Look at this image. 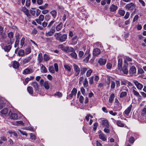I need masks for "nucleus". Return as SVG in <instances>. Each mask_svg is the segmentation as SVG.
Returning a JSON list of instances; mask_svg holds the SVG:
<instances>
[{"label": "nucleus", "mask_w": 146, "mask_h": 146, "mask_svg": "<svg viewBox=\"0 0 146 146\" xmlns=\"http://www.w3.org/2000/svg\"><path fill=\"white\" fill-rule=\"evenodd\" d=\"M50 57L48 56L46 54H45L44 55V59L45 61H47L49 60Z\"/></svg>", "instance_id": "35"}, {"label": "nucleus", "mask_w": 146, "mask_h": 146, "mask_svg": "<svg viewBox=\"0 0 146 146\" xmlns=\"http://www.w3.org/2000/svg\"><path fill=\"white\" fill-rule=\"evenodd\" d=\"M55 95L58 96L59 97H62V93L59 92H57L55 93Z\"/></svg>", "instance_id": "55"}, {"label": "nucleus", "mask_w": 146, "mask_h": 146, "mask_svg": "<svg viewBox=\"0 0 146 146\" xmlns=\"http://www.w3.org/2000/svg\"><path fill=\"white\" fill-rule=\"evenodd\" d=\"M78 40V36H75L73 37L71 40V44L75 45L77 43Z\"/></svg>", "instance_id": "11"}, {"label": "nucleus", "mask_w": 146, "mask_h": 146, "mask_svg": "<svg viewBox=\"0 0 146 146\" xmlns=\"http://www.w3.org/2000/svg\"><path fill=\"white\" fill-rule=\"evenodd\" d=\"M77 92V90L75 88H74L72 90L71 92L72 94L75 96Z\"/></svg>", "instance_id": "48"}, {"label": "nucleus", "mask_w": 146, "mask_h": 146, "mask_svg": "<svg viewBox=\"0 0 146 146\" xmlns=\"http://www.w3.org/2000/svg\"><path fill=\"white\" fill-rule=\"evenodd\" d=\"M70 55L72 58L76 59L77 58V55L75 52H72L70 54Z\"/></svg>", "instance_id": "37"}, {"label": "nucleus", "mask_w": 146, "mask_h": 146, "mask_svg": "<svg viewBox=\"0 0 146 146\" xmlns=\"http://www.w3.org/2000/svg\"><path fill=\"white\" fill-rule=\"evenodd\" d=\"M102 124L104 127H106L107 128H109V125L108 124V121L107 120H103Z\"/></svg>", "instance_id": "18"}, {"label": "nucleus", "mask_w": 146, "mask_h": 146, "mask_svg": "<svg viewBox=\"0 0 146 146\" xmlns=\"http://www.w3.org/2000/svg\"><path fill=\"white\" fill-rule=\"evenodd\" d=\"M30 136L31 139L33 140H35L36 139V138L35 136L33 133H31L30 134Z\"/></svg>", "instance_id": "54"}, {"label": "nucleus", "mask_w": 146, "mask_h": 146, "mask_svg": "<svg viewBox=\"0 0 146 146\" xmlns=\"http://www.w3.org/2000/svg\"><path fill=\"white\" fill-rule=\"evenodd\" d=\"M43 60V58L42 57V54L41 53H40L38 55V60L39 63L42 62Z\"/></svg>", "instance_id": "24"}, {"label": "nucleus", "mask_w": 146, "mask_h": 146, "mask_svg": "<svg viewBox=\"0 0 146 146\" xmlns=\"http://www.w3.org/2000/svg\"><path fill=\"white\" fill-rule=\"evenodd\" d=\"M87 70V69L85 68H83L81 70V74H84L86 71Z\"/></svg>", "instance_id": "52"}, {"label": "nucleus", "mask_w": 146, "mask_h": 146, "mask_svg": "<svg viewBox=\"0 0 146 146\" xmlns=\"http://www.w3.org/2000/svg\"><path fill=\"white\" fill-rule=\"evenodd\" d=\"M56 30L55 27H52L49 31L45 33L46 35L47 36H52L55 32Z\"/></svg>", "instance_id": "2"}, {"label": "nucleus", "mask_w": 146, "mask_h": 146, "mask_svg": "<svg viewBox=\"0 0 146 146\" xmlns=\"http://www.w3.org/2000/svg\"><path fill=\"white\" fill-rule=\"evenodd\" d=\"M13 67L15 68H17L19 66V63L17 61H15L13 64Z\"/></svg>", "instance_id": "28"}, {"label": "nucleus", "mask_w": 146, "mask_h": 146, "mask_svg": "<svg viewBox=\"0 0 146 146\" xmlns=\"http://www.w3.org/2000/svg\"><path fill=\"white\" fill-rule=\"evenodd\" d=\"M55 22L54 21L52 20L50 22V23L48 24V25L47 26L48 28H50V27L53 24V23Z\"/></svg>", "instance_id": "59"}, {"label": "nucleus", "mask_w": 146, "mask_h": 146, "mask_svg": "<svg viewBox=\"0 0 146 146\" xmlns=\"http://www.w3.org/2000/svg\"><path fill=\"white\" fill-rule=\"evenodd\" d=\"M117 6L114 4H112L110 7V11L111 12H114L117 10Z\"/></svg>", "instance_id": "13"}, {"label": "nucleus", "mask_w": 146, "mask_h": 146, "mask_svg": "<svg viewBox=\"0 0 146 146\" xmlns=\"http://www.w3.org/2000/svg\"><path fill=\"white\" fill-rule=\"evenodd\" d=\"M11 48V46L10 45H9L5 46L4 48V50L5 52H8L10 51Z\"/></svg>", "instance_id": "26"}, {"label": "nucleus", "mask_w": 146, "mask_h": 146, "mask_svg": "<svg viewBox=\"0 0 146 146\" xmlns=\"http://www.w3.org/2000/svg\"><path fill=\"white\" fill-rule=\"evenodd\" d=\"M44 85L45 88L46 90H48L49 88V86L48 82L45 81L44 84Z\"/></svg>", "instance_id": "34"}, {"label": "nucleus", "mask_w": 146, "mask_h": 146, "mask_svg": "<svg viewBox=\"0 0 146 146\" xmlns=\"http://www.w3.org/2000/svg\"><path fill=\"white\" fill-rule=\"evenodd\" d=\"M19 41V40H18L17 38V36H16V40L14 45L15 47H17L18 46Z\"/></svg>", "instance_id": "51"}, {"label": "nucleus", "mask_w": 146, "mask_h": 146, "mask_svg": "<svg viewBox=\"0 0 146 146\" xmlns=\"http://www.w3.org/2000/svg\"><path fill=\"white\" fill-rule=\"evenodd\" d=\"M133 93L134 95L137 97L140 96L139 93L135 90L133 89Z\"/></svg>", "instance_id": "45"}, {"label": "nucleus", "mask_w": 146, "mask_h": 146, "mask_svg": "<svg viewBox=\"0 0 146 146\" xmlns=\"http://www.w3.org/2000/svg\"><path fill=\"white\" fill-rule=\"evenodd\" d=\"M130 75L131 76L135 75L136 73V69L134 66H132L129 71Z\"/></svg>", "instance_id": "3"}, {"label": "nucleus", "mask_w": 146, "mask_h": 146, "mask_svg": "<svg viewBox=\"0 0 146 146\" xmlns=\"http://www.w3.org/2000/svg\"><path fill=\"white\" fill-rule=\"evenodd\" d=\"M116 123L118 126L123 127L124 126V124L120 120L117 121Z\"/></svg>", "instance_id": "22"}, {"label": "nucleus", "mask_w": 146, "mask_h": 146, "mask_svg": "<svg viewBox=\"0 0 146 146\" xmlns=\"http://www.w3.org/2000/svg\"><path fill=\"white\" fill-rule=\"evenodd\" d=\"M33 72V71L31 69L27 68L23 71V74H27L32 73Z\"/></svg>", "instance_id": "14"}, {"label": "nucleus", "mask_w": 146, "mask_h": 146, "mask_svg": "<svg viewBox=\"0 0 146 146\" xmlns=\"http://www.w3.org/2000/svg\"><path fill=\"white\" fill-rule=\"evenodd\" d=\"M9 133L11 135H13L16 137H17L18 136V135H17V134L15 132L10 131L9 132Z\"/></svg>", "instance_id": "62"}, {"label": "nucleus", "mask_w": 146, "mask_h": 146, "mask_svg": "<svg viewBox=\"0 0 146 146\" xmlns=\"http://www.w3.org/2000/svg\"><path fill=\"white\" fill-rule=\"evenodd\" d=\"M54 36L56 40L61 42L65 41L67 37L66 34H62L60 33H55Z\"/></svg>", "instance_id": "1"}, {"label": "nucleus", "mask_w": 146, "mask_h": 146, "mask_svg": "<svg viewBox=\"0 0 146 146\" xmlns=\"http://www.w3.org/2000/svg\"><path fill=\"white\" fill-rule=\"evenodd\" d=\"M9 114L10 115V118L11 119L16 120L18 118V115L16 113H12L10 112Z\"/></svg>", "instance_id": "10"}, {"label": "nucleus", "mask_w": 146, "mask_h": 146, "mask_svg": "<svg viewBox=\"0 0 146 146\" xmlns=\"http://www.w3.org/2000/svg\"><path fill=\"white\" fill-rule=\"evenodd\" d=\"M74 49L73 48L69 47L68 46H67V49L66 51V52H73L74 51Z\"/></svg>", "instance_id": "33"}, {"label": "nucleus", "mask_w": 146, "mask_h": 146, "mask_svg": "<svg viewBox=\"0 0 146 146\" xmlns=\"http://www.w3.org/2000/svg\"><path fill=\"white\" fill-rule=\"evenodd\" d=\"M109 113L110 114L113 116H115L117 114V113L116 112H113V111L112 110L110 111Z\"/></svg>", "instance_id": "63"}, {"label": "nucleus", "mask_w": 146, "mask_h": 146, "mask_svg": "<svg viewBox=\"0 0 146 146\" xmlns=\"http://www.w3.org/2000/svg\"><path fill=\"white\" fill-rule=\"evenodd\" d=\"M64 66L66 70L69 72L71 71V68L69 66L65 64L64 65Z\"/></svg>", "instance_id": "40"}, {"label": "nucleus", "mask_w": 146, "mask_h": 146, "mask_svg": "<svg viewBox=\"0 0 146 146\" xmlns=\"http://www.w3.org/2000/svg\"><path fill=\"white\" fill-rule=\"evenodd\" d=\"M54 66L55 71L58 72V67L57 64L55 63L54 64Z\"/></svg>", "instance_id": "53"}, {"label": "nucleus", "mask_w": 146, "mask_h": 146, "mask_svg": "<svg viewBox=\"0 0 146 146\" xmlns=\"http://www.w3.org/2000/svg\"><path fill=\"white\" fill-rule=\"evenodd\" d=\"M132 107V105L131 104L124 111L125 114L126 115L130 113Z\"/></svg>", "instance_id": "16"}, {"label": "nucleus", "mask_w": 146, "mask_h": 146, "mask_svg": "<svg viewBox=\"0 0 146 146\" xmlns=\"http://www.w3.org/2000/svg\"><path fill=\"white\" fill-rule=\"evenodd\" d=\"M48 70L50 72L52 73H54L55 71L54 68L53 66H50L48 68Z\"/></svg>", "instance_id": "30"}, {"label": "nucleus", "mask_w": 146, "mask_h": 146, "mask_svg": "<svg viewBox=\"0 0 146 146\" xmlns=\"http://www.w3.org/2000/svg\"><path fill=\"white\" fill-rule=\"evenodd\" d=\"M63 26V24L62 23H60L56 27V30L57 31H59L61 30Z\"/></svg>", "instance_id": "20"}, {"label": "nucleus", "mask_w": 146, "mask_h": 146, "mask_svg": "<svg viewBox=\"0 0 146 146\" xmlns=\"http://www.w3.org/2000/svg\"><path fill=\"white\" fill-rule=\"evenodd\" d=\"M100 138L104 141H105L106 140V137L103 134H101L99 135Z\"/></svg>", "instance_id": "32"}, {"label": "nucleus", "mask_w": 146, "mask_h": 146, "mask_svg": "<svg viewBox=\"0 0 146 146\" xmlns=\"http://www.w3.org/2000/svg\"><path fill=\"white\" fill-rule=\"evenodd\" d=\"M106 62V60L105 59L100 58L98 61L99 63L101 65H104Z\"/></svg>", "instance_id": "17"}, {"label": "nucleus", "mask_w": 146, "mask_h": 146, "mask_svg": "<svg viewBox=\"0 0 146 146\" xmlns=\"http://www.w3.org/2000/svg\"><path fill=\"white\" fill-rule=\"evenodd\" d=\"M115 82L113 81L111 82V88L112 89H113L115 88Z\"/></svg>", "instance_id": "56"}, {"label": "nucleus", "mask_w": 146, "mask_h": 146, "mask_svg": "<svg viewBox=\"0 0 146 146\" xmlns=\"http://www.w3.org/2000/svg\"><path fill=\"white\" fill-rule=\"evenodd\" d=\"M31 85L33 86L36 92L38 91V85L36 82H33L31 83Z\"/></svg>", "instance_id": "7"}, {"label": "nucleus", "mask_w": 146, "mask_h": 146, "mask_svg": "<svg viewBox=\"0 0 146 146\" xmlns=\"http://www.w3.org/2000/svg\"><path fill=\"white\" fill-rule=\"evenodd\" d=\"M27 90L28 92L30 94H33V90L32 87H28L27 88Z\"/></svg>", "instance_id": "27"}, {"label": "nucleus", "mask_w": 146, "mask_h": 146, "mask_svg": "<svg viewBox=\"0 0 146 146\" xmlns=\"http://www.w3.org/2000/svg\"><path fill=\"white\" fill-rule=\"evenodd\" d=\"M115 97V94H112L110 95L109 99L110 102L112 103L113 102Z\"/></svg>", "instance_id": "21"}, {"label": "nucleus", "mask_w": 146, "mask_h": 146, "mask_svg": "<svg viewBox=\"0 0 146 146\" xmlns=\"http://www.w3.org/2000/svg\"><path fill=\"white\" fill-rule=\"evenodd\" d=\"M50 18V16L49 15H46L45 17V19L46 21H48Z\"/></svg>", "instance_id": "50"}, {"label": "nucleus", "mask_w": 146, "mask_h": 146, "mask_svg": "<svg viewBox=\"0 0 146 146\" xmlns=\"http://www.w3.org/2000/svg\"><path fill=\"white\" fill-rule=\"evenodd\" d=\"M115 102L116 105H117L119 108H121V104H120L119 101L117 98H115Z\"/></svg>", "instance_id": "39"}, {"label": "nucleus", "mask_w": 146, "mask_h": 146, "mask_svg": "<svg viewBox=\"0 0 146 146\" xmlns=\"http://www.w3.org/2000/svg\"><path fill=\"white\" fill-rule=\"evenodd\" d=\"M60 47L61 49L64 51L66 52V49H67V46H65L64 45L62 44L60 45Z\"/></svg>", "instance_id": "44"}, {"label": "nucleus", "mask_w": 146, "mask_h": 146, "mask_svg": "<svg viewBox=\"0 0 146 146\" xmlns=\"http://www.w3.org/2000/svg\"><path fill=\"white\" fill-rule=\"evenodd\" d=\"M125 11L123 10L120 9L118 11V13L121 16H123L125 13Z\"/></svg>", "instance_id": "43"}, {"label": "nucleus", "mask_w": 146, "mask_h": 146, "mask_svg": "<svg viewBox=\"0 0 146 146\" xmlns=\"http://www.w3.org/2000/svg\"><path fill=\"white\" fill-rule=\"evenodd\" d=\"M135 5L132 3L127 4L125 6V7L127 9L130 10H132L135 8Z\"/></svg>", "instance_id": "8"}, {"label": "nucleus", "mask_w": 146, "mask_h": 146, "mask_svg": "<svg viewBox=\"0 0 146 146\" xmlns=\"http://www.w3.org/2000/svg\"><path fill=\"white\" fill-rule=\"evenodd\" d=\"M101 52L100 50L98 48H96L94 49L93 54L94 56H96L99 54Z\"/></svg>", "instance_id": "12"}, {"label": "nucleus", "mask_w": 146, "mask_h": 146, "mask_svg": "<svg viewBox=\"0 0 146 146\" xmlns=\"http://www.w3.org/2000/svg\"><path fill=\"white\" fill-rule=\"evenodd\" d=\"M127 95V93L126 92H123L121 93L119 95L120 98H122L124 97H125Z\"/></svg>", "instance_id": "38"}, {"label": "nucleus", "mask_w": 146, "mask_h": 146, "mask_svg": "<svg viewBox=\"0 0 146 146\" xmlns=\"http://www.w3.org/2000/svg\"><path fill=\"white\" fill-rule=\"evenodd\" d=\"M73 66L75 72V76H77L79 75L80 73V68L78 66L75 64H73Z\"/></svg>", "instance_id": "4"}, {"label": "nucleus", "mask_w": 146, "mask_h": 146, "mask_svg": "<svg viewBox=\"0 0 146 146\" xmlns=\"http://www.w3.org/2000/svg\"><path fill=\"white\" fill-rule=\"evenodd\" d=\"M135 141V139L133 137H131L129 139V141L130 143H133Z\"/></svg>", "instance_id": "47"}, {"label": "nucleus", "mask_w": 146, "mask_h": 146, "mask_svg": "<svg viewBox=\"0 0 146 146\" xmlns=\"http://www.w3.org/2000/svg\"><path fill=\"white\" fill-rule=\"evenodd\" d=\"M44 16L42 15H40L39 17V19L40 21H43L44 19Z\"/></svg>", "instance_id": "58"}, {"label": "nucleus", "mask_w": 146, "mask_h": 146, "mask_svg": "<svg viewBox=\"0 0 146 146\" xmlns=\"http://www.w3.org/2000/svg\"><path fill=\"white\" fill-rule=\"evenodd\" d=\"M83 84L84 88H86L88 86V82L86 78L85 79Z\"/></svg>", "instance_id": "31"}, {"label": "nucleus", "mask_w": 146, "mask_h": 146, "mask_svg": "<svg viewBox=\"0 0 146 146\" xmlns=\"http://www.w3.org/2000/svg\"><path fill=\"white\" fill-rule=\"evenodd\" d=\"M86 56L85 59H84V61L86 62H87L89 60V58L90 56V54L88 53L87 54H85L84 56Z\"/></svg>", "instance_id": "36"}, {"label": "nucleus", "mask_w": 146, "mask_h": 146, "mask_svg": "<svg viewBox=\"0 0 146 146\" xmlns=\"http://www.w3.org/2000/svg\"><path fill=\"white\" fill-rule=\"evenodd\" d=\"M40 65H42L41 68V70L42 72L44 73H46L47 72V70L45 67L42 64H40Z\"/></svg>", "instance_id": "29"}, {"label": "nucleus", "mask_w": 146, "mask_h": 146, "mask_svg": "<svg viewBox=\"0 0 146 146\" xmlns=\"http://www.w3.org/2000/svg\"><path fill=\"white\" fill-rule=\"evenodd\" d=\"M21 11L25 13L28 18H31V15L29 13V11L25 7H23L21 9Z\"/></svg>", "instance_id": "6"}, {"label": "nucleus", "mask_w": 146, "mask_h": 146, "mask_svg": "<svg viewBox=\"0 0 146 146\" xmlns=\"http://www.w3.org/2000/svg\"><path fill=\"white\" fill-rule=\"evenodd\" d=\"M94 76L91 77L89 78V82L90 84H92L93 83Z\"/></svg>", "instance_id": "49"}, {"label": "nucleus", "mask_w": 146, "mask_h": 146, "mask_svg": "<svg viewBox=\"0 0 146 146\" xmlns=\"http://www.w3.org/2000/svg\"><path fill=\"white\" fill-rule=\"evenodd\" d=\"M31 59V57L30 56H28L25 57L23 61V63L24 64H25L29 62L30 60Z\"/></svg>", "instance_id": "15"}, {"label": "nucleus", "mask_w": 146, "mask_h": 146, "mask_svg": "<svg viewBox=\"0 0 146 146\" xmlns=\"http://www.w3.org/2000/svg\"><path fill=\"white\" fill-rule=\"evenodd\" d=\"M24 123L22 121H17L15 122L13 124L15 125H17L18 124H21L23 125Z\"/></svg>", "instance_id": "41"}, {"label": "nucleus", "mask_w": 146, "mask_h": 146, "mask_svg": "<svg viewBox=\"0 0 146 146\" xmlns=\"http://www.w3.org/2000/svg\"><path fill=\"white\" fill-rule=\"evenodd\" d=\"M25 38L24 37H23L21 41V45L23 46L25 43Z\"/></svg>", "instance_id": "60"}, {"label": "nucleus", "mask_w": 146, "mask_h": 146, "mask_svg": "<svg viewBox=\"0 0 146 146\" xmlns=\"http://www.w3.org/2000/svg\"><path fill=\"white\" fill-rule=\"evenodd\" d=\"M92 71L91 70H88L86 74V76L87 77L90 76L91 75V74L92 73Z\"/></svg>", "instance_id": "46"}, {"label": "nucleus", "mask_w": 146, "mask_h": 146, "mask_svg": "<svg viewBox=\"0 0 146 146\" xmlns=\"http://www.w3.org/2000/svg\"><path fill=\"white\" fill-rule=\"evenodd\" d=\"M8 36L10 40L13 38V33L12 32H10L8 33Z\"/></svg>", "instance_id": "57"}, {"label": "nucleus", "mask_w": 146, "mask_h": 146, "mask_svg": "<svg viewBox=\"0 0 146 146\" xmlns=\"http://www.w3.org/2000/svg\"><path fill=\"white\" fill-rule=\"evenodd\" d=\"M50 13L52 15V17L54 18H55L57 15V12L55 10H53L51 11Z\"/></svg>", "instance_id": "23"}, {"label": "nucleus", "mask_w": 146, "mask_h": 146, "mask_svg": "<svg viewBox=\"0 0 146 146\" xmlns=\"http://www.w3.org/2000/svg\"><path fill=\"white\" fill-rule=\"evenodd\" d=\"M122 65V60L121 58H119L118 60V69L119 70H121V66Z\"/></svg>", "instance_id": "19"}, {"label": "nucleus", "mask_w": 146, "mask_h": 146, "mask_svg": "<svg viewBox=\"0 0 146 146\" xmlns=\"http://www.w3.org/2000/svg\"><path fill=\"white\" fill-rule=\"evenodd\" d=\"M0 35H1L3 38H5L6 37V35L5 33L2 32H0Z\"/></svg>", "instance_id": "61"}, {"label": "nucleus", "mask_w": 146, "mask_h": 146, "mask_svg": "<svg viewBox=\"0 0 146 146\" xmlns=\"http://www.w3.org/2000/svg\"><path fill=\"white\" fill-rule=\"evenodd\" d=\"M31 0H26V5L27 7H29L30 5Z\"/></svg>", "instance_id": "64"}, {"label": "nucleus", "mask_w": 146, "mask_h": 146, "mask_svg": "<svg viewBox=\"0 0 146 146\" xmlns=\"http://www.w3.org/2000/svg\"><path fill=\"white\" fill-rule=\"evenodd\" d=\"M128 66V64L125 63V65L123 66L122 68L123 72L124 74H127L128 72V70L127 68Z\"/></svg>", "instance_id": "9"}, {"label": "nucleus", "mask_w": 146, "mask_h": 146, "mask_svg": "<svg viewBox=\"0 0 146 146\" xmlns=\"http://www.w3.org/2000/svg\"><path fill=\"white\" fill-rule=\"evenodd\" d=\"M24 51L23 50H20L18 52V54L19 56H23L24 55Z\"/></svg>", "instance_id": "42"}, {"label": "nucleus", "mask_w": 146, "mask_h": 146, "mask_svg": "<svg viewBox=\"0 0 146 146\" xmlns=\"http://www.w3.org/2000/svg\"><path fill=\"white\" fill-rule=\"evenodd\" d=\"M8 111V109L7 108H5L3 109L1 111V113L3 115L6 114Z\"/></svg>", "instance_id": "25"}, {"label": "nucleus", "mask_w": 146, "mask_h": 146, "mask_svg": "<svg viewBox=\"0 0 146 146\" xmlns=\"http://www.w3.org/2000/svg\"><path fill=\"white\" fill-rule=\"evenodd\" d=\"M134 83L135 84V85L136 86L137 88L139 90H141L142 88L143 85L140 84V83L138 82L136 80H134L133 81Z\"/></svg>", "instance_id": "5"}]
</instances>
